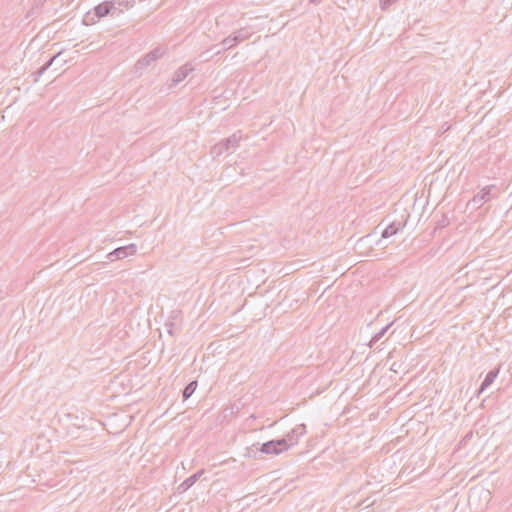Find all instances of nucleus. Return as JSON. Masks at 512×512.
Listing matches in <instances>:
<instances>
[{
  "mask_svg": "<svg viewBox=\"0 0 512 512\" xmlns=\"http://www.w3.org/2000/svg\"><path fill=\"white\" fill-rule=\"evenodd\" d=\"M399 0H380V8L384 11L388 10L390 6L397 3Z\"/></svg>",
  "mask_w": 512,
  "mask_h": 512,
  "instance_id": "obj_20",
  "label": "nucleus"
},
{
  "mask_svg": "<svg viewBox=\"0 0 512 512\" xmlns=\"http://www.w3.org/2000/svg\"><path fill=\"white\" fill-rule=\"evenodd\" d=\"M251 452H257L256 448H253V450L250 448L249 451H248V454H251Z\"/></svg>",
  "mask_w": 512,
  "mask_h": 512,
  "instance_id": "obj_24",
  "label": "nucleus"
},
{
  "mask_svg": "<svg viewBox=\"0 0 512 512\" xmlns=\"http://www.w3.org/2000/svg\"><path fill=\"white\" fill-rule=\"evenodd\" d=\"M137 252V246L135 244H129L114 249L112 252L107 254V259L110 261L124 259L128 256H132Z\"/></svg>",
  "mask_w": 512,
  "mask_h": 512,
  "instance_id": "obj_5",
  "label": "nucleus"
},
{
  "mask_svg": "<svg viewBox=\"0 0 512 512\" xmlns=\"http://www.w3.org/2000/svg\"><path fill=\"white\" fill-rule=\"evenodd\" d=\"M211 57L212 55H209V50L200 54V58H202L203 61H208Z\"/></svg>",
  "mask_w": 512,
  "mask_h": 512,
  "instance_id": "obj_21",
  "label": "nucleus"
},
{
  "mask_svg": "<svg viewBox=\"0 0 512 512\" xmlns=\"http://www.w3.org/2000/svg\"><path fill=\"white\" fill-rule=\"evenodd\" d=\"M390 326H391V324H388L385 327L381 328L379 332L375 333L374 336L371 339L370 346H372L377 341H379L385 335V333L390 328Z\"/></svg>",
  "mask_w": 512,
  "mask_h": 512,
  "instance_id": "obj_18",
  "label": "nucleus"
},
{
  "mask_svg": "<svg viewBox=\"0 0 512 512\" xmlns=\"http://www.w3.org/2000/svg\"><path fill=\"white\" fill-rule=\"evenodd\" d=\"M164 53H165V50L163 48L156 47L155 49H153L152 51L147 53L145 56L140 58L136 62L135 67L137 69H143V68L149 66L152 62L161 58L164 55Z\"/></svg>",
  "mask_w": 512,
  "mask_h": 512,
  "instance_id": "obj_6",
  "label": "nucleus"
},
{
  "mask_svg": "<svg viewBox=\"0 0 512 512\" xmlns=\"http://www.w3.org/2000/svg\"><path fill=\"white\" fill-rule=\"evenodd\" d=\"M242 139V135L240 131L233 133L231 136L222 139L218 143H216L210 150V154L213 157H219L224 153H231L238 146Z\"/></svg>",
  "mask_w": 512,
  "mask_h": 512,
  "instance_id": "obj_1",
  "label": "nucleus"
},
{
  "mask_svg": "<svg viewBox=\"0 0 512 512\" xmlns=\"http://www.w3.org/2000/svg\"><path fill=\"white\" fill-rule=\"evenodd\" d=\"M114 4V12L116 15L123 13L125 10L132 8L135 0H112Z\"/></svg>",
  "mask_w": 512,
  "mask_h": 512,
  "instance_id": "obj_12",
  "label": "nucleus"
},
{
  "mask_svg": "<svg viewBox=\"0 0 512 512\" xmlns=\"http://www.w3.org/2000/svg\"><path fill=\"white\" fill-rule=\"evenodd\" d=\"M204 473V470H199L196 473L192 474L188 478H186L179 486L178 491L183 493L187 491L190 487H192L200 478V476Z\"/></svg>",
  "mask_w": 512,
  "mask_h": 512,
  "instance_id": "obj_10",
  "label": "nucleus"
},
{
  "mask_svg": "<svg viewBox=\"0 0 512 512\" xmlns=\"http://www.w3.org/2000/svg\"><path fill=\"white\" fill-rule=\"evenodd\" d=\"M482 494L485 495L486 498H489L490 492L481 488H472L469 491L468 495V503L472 505L477 497H480Z\"/></svg>",
  "mask_w": 512,
  "mask_h": 512,
  "instance_id": "obj_14",
  "label": "nucleus"
},
{
  "mask_svg": "<svg viewBox=\"0 0 512 512\" xmlns=\"http://www.w3.org/2000/svg\"><path fill=\"white\" fill-rule=\"evenodd\" d=\"M113 8L115 7L112 0L101 2L100 4L94 7L92 12L89 11L85 14L83 19L84 24L91 25L109 14L115 15Z\"/></svg>",
  "mask_w": 512,
  "mask_h": 512,
  "instance_id": "obj_2",
  "label": "nucleus"
},
{
  "mask_svg": "<svg viewBox=\"0 0 512 512\" xmlns=\"http://www.w3.org/2000/svg\"><path fill=\"white\" fill-rule=\"evenodd\" d=\"M258 445H259L258 443L253 444L251 446V449L253 450V448H256V451H260L264 454L278 455V454L282 453L283 451H286L289 449V445H286L285 440H280V439H274V440L267 441V442L263 443L260 448H258Z\"/></svg>",
  "mask_w": 512,
  "mask_h": 512,
  "instance_id": "obj_3",
  "label": "nucleus"
},
{
  "mask_svg": "<svg viewBox=\"0 0 512 512\" xmlns=\"http://www.w3.org/2000/svg\"><path fill=\"white\" fill-rule=\"evenodd\" d=\"M220 45L223 46V50H229L237 46L235 41L233 40L232 36L229 35L228 37L224 38Z\"/></svg>",
  "mask_w": 512,
  "mask_h": 512,
  "instance_id": "obj_17",
  "label": "nucleus"
},
{
  "mask_svg": "<svg viewBox=\"0 0 512 512\" xmlns=\"http://www.w3.org/2000/svg\"><path fill=\"white\" fill-rule=\"evenodd\" d=\"M221 52H222V50H218V51H216V52L214 53V55H219V54H221Z\"/></svg>",
  "mask_w": 512,
  "mask_h": 512,
  "instance_id": "obj_25",
  "label": "nucleus"
},
{
  "mask_svg": "<svg viewBox=\"0 0 512 512\" xmlns=\"http://www.w3.org/2000/svg\"><path fill=\"white\" fill-rule=\"evenodd\" d=\"M322 0H309V2L311 4H315V5H318L319 3H321Z\"/></svg>",
  "mask_w": 512,
  "mask_h": 512,
  "instance_id": "obj_23",
  "label": "nucleus"
},
{
  "mask_svg": "<svg viewBox=\"0 0 512 512\" xmlns=\"http://www.w3.org/2000/svg\"><path fill=\"white\" fill-rule=\"evenodd\" d=\"M494 186H486L481 189L471 200L467 203V208L470 210H477L492 198V190Z\"/></svg>",
  "mask_w": 512,
  "mask_h": 512,
  "instance_id": "obj_4",
  "label": "nucleus"
},
{
  "mask_svg": "<svg viewBox=\"0 0 512 512\" xmlns=\"http://www.w3.org/2000/svg\"><path fill=\"white\" fill-rule=\"evenodd\" d=\"M447 223H448L447 219H446V218H444L443 220H441V222L439 223V225H440L441 227H445Z\"/></svg>",
  "mask_w": 512,
  "mask_h": 512,
  "instance_id": "obj_22",
  "label": "nucleus"
},
{
  "mask_svg": "<svg viewBox=\"0 0 512 512\" xmlns=\"http://www.w3.org/2000/svg\"><path fill=\"white\" fill-rule=\"evenodd\" d=\"M165 328H166L167 332H168L171 336H173V335H174L175 330H179V329L177 328L176 324H175L173 321H171V320H169L168 322H166V323H165Z\"/></svg>",
  "mask_w": 512,
  "mask_h": 512,
  "instance_id": "obj_19",
  "label": "nucleus"
},
{
  "mask_svg": "<svg viewBox=\"0 0 512 512\" xmlns=\"http://www.w3.org/2000/svg\"><path fill=\"white\" fill-rule=\"evenodd\" d=\"M253 34V31L249 27H242L232 34H230L235 41V43L238 45L242 43L243 41L249 39Z\"/></svg>",
  "mask_w": 512,
  "mask_h": 512,
  "instance_id": "obj_11",
  "label": "nucleus"
},
{
  "mask_svg": "<svg viewBox=\"0 0 512 512\" xmlns=\"http://www.w3.org/2000/svg\"><path fill=\"white\" fill-rule=\"evenodd\" d=\"M194 67L190 63H186L180 68H178L172 78V83L174 86L182 82L192 71Z\"/></svg>",
  "mask_w": 512,
  "mask_h": 512,
  "instance_id": "obj_8",
  "label": "nucleus"
},
{
  "mask_svg": "<svg viewBox=\"0 0 512 512\" xmlns=\"http://www.w3.org/2000/svg\"><path fill=\"white\" fill-rule=\"evenodd\" d=\"M60 56V53L52 56L38 71L37 76H41L46 70H48L54 61Z\"/></svg>",
  "mask_w": 512,
  "mask_h": 512,
  "instance_id": "obj_16",
  "label": "nucleus"
},
{
  "mask_svg": "<svg viewBox=\"0 0 512 512\" xmlns=\"http://www.w3.org/2000/svg\"><path fill=\"white\" fill-rule=\"evenodd\" d=\"M172 314H173L174 316H172L171 318H173V319H174V318L176 317L177 312H176V311H172Z\"/></svg>",
  "mask_w": 512,
  "mask_h": 512,
  "instance_id": "obj_26",
  "label": "nucleus"
},
{
  "mask_svg": "<svg viewBox=\"0 0 512 512\" xmlns=\"http://www.w3.org/2000/svg\"><path fill=\"white\" fill-rule=\"evenodd\" d=\"M306 433V425L300 424L294 427L290 432H288L284 437L280 438V440H285L286 445H289V448L298 443L299 438Z\"/></svg>",
  "mask_w": 512,
  "mask_h": 512,
  "instance_id": "obj_7",
  "label": "nucleus"
},
{
  "mask_svg": "<svg viewBox=\"0 0 512 512\" xmlns=\"http://www.w3.org/2000/svg\"><path fill=\"white\" fill-rule=\"evenodd\" d=\"M498 373H499V370L498 369H494V370H490L486 374V376H485V378H484L483 382L481 383L480 388L478 390V394H477L478 396L494 382V380L498 376Z\"/></svg>",
  "mask_w": 512,
  "mask_h": 512,
  "instance_id": "obj_13",
  "label": "nucleus"
},
{
  "mask_svg": "<svg viewBox=\"0 0 512 512\" xmlns=\"http://www.w3.org/2000/svg\"><path fill=\"white\" fill-rule=\"evenodd\" d=\"M197 385H198L197 381L193 380L185 386V388L182 391L183 401H186L187 399H189L192 396V394L195 392V390L197 388Z\"/></svg>",
  "mask_w": 512,
  "mask_h": 512,
  "instance_id": "obj_15",
  "label": "nucleus"
},
{
  "mask_svg": "<svg viewBox=\"0 0 512 512\" xmlns=\"http://www.w3.org/2000/svg\"><path fill=\"white\" fill-rule=\"evenodd\" d=\"M405 226V221L394 220L390 222L382 231L381 237L386 239L398 233Z\"/></svg>",
  "mask_w": 512,
  "mask_h": 512,
  "instance_id": "obj_9",
  "label": "nucleus"
}]
</instances>
